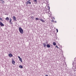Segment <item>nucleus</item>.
Wrapping results in <instances>:
<instances>
[{
    "label": "nucleus",
    "instance_id": "1",
    "mask_svg": "<svg viewBox=\"0 0 76 76\" xmlns=\"http://www.w3.org/2000/svg\"><path fill=\"white\" fill-rule=\"evenodd\" d=\"M74 61L75 63H74V62H73L72 63V65L74 66H75V69H76V57L75 58Z\"/></svg>",
    "mask_w": 76,
    "mask_h": 76
},
{
    "label": "nucleus",
    "instance_id": "2",
    "mask_svg": "<svg viewBox=\"0 0 76 76\" xmlns=\"http://www.w3.org/2000/svg\"><path fill=\"white\" fill-rule=\"evenodd\" d=\"M19 30L21 34H23V29H22V28L21 27H19Z\"/></svg>",
    "mask_w": 76,
    "mask_h": 76
},
{
    "label": "nucleus",
    "instance_id": "3",
    "mask_svg": "<svg viewBox=\"0 0 76 76\" xmlns=\"http://www.w3.org/2000/svg\"><path fill=\"white\" fill-rule=\"evenodd\" d=\"M12 18L13 19L14 21H17V20H16V18L15 16H13Z\"/></svg>",
    "mask_w": 76,
    "mask_h": 76
},
{
    "label": "nucleus",
    "instance_id": "4",
    "mask_svg": "<svg viewBox=\"0 0 76 76\" xmlns=\"http://www.w3.org/2000/svg\"><path fill=\"white\" fill-rule=\"evenodd\" d=\"M40 21H41V22H43V23H45V21L44 20L42 19H42H39V20Z\"/></svg>",
    "mask_w": 76,
    "mask_h": 76
},
{
    "label": "nucleus",
    "instance_id": "5",
    "mask_svg": "<svg viewBox=\"0 0 76 76\" xmlns=\"http://www.w3.org/2000/svg\"><path fill=\"white\" fill-rule=\"evenodd\" d=\"M0 25H1V26H4V24L2 23V22H0Z\"/></svg>",
    "mask_w": 76,
    "mask_h": 76
},
{
    "label": "nucleus",
    "instance_id": "6",
    "mask_svg": "<svg viewBox=\"0 0 76 76\" xmlns=\"http://www.w3.org/2000/svg\"><path fill=\"white\" fill-rule=\"evenodd\" d=\"M43 47H45L47 46V45L46 44V43H43Z\"/></svg>",
    "mask_w": 76,
    "mask_h": 76
},
{
    "label": "nucleus",
    "instance_id": "7",
    "mask_svg": "<svg viewBox=\"0 0 76 76\" xmlns=\"http://www.w3.org/2000/svg\"><path fill=\"white\" fill-rule=\"evenodd\" d=\"M9 56L10 57H13V55H12L11 53H10V54H9Z\"/></svg>",
    "mask_w": 76,
    "mask_h": 76
},
{
    "label": "nucleus",
    "instance_id": "8",
    "mask_svg": "<svg viewBox=\"0 0 76 76\" xmlns=\"http://www.w3.org/2000/svg\"><path fill=\"white\" fill-rule=\"evenodd\" d=\"M12 63L13 64H15V61H14V60H12Z\"/></svg>",
    "mask_w": 76,
    "mask_h": 76
},
{
    "label": "nucleus",
    "instance_id": "9",
    "mask_svg": "<svg viewBox=\"0 0 76 76\" xmlns=\"http://www.w3.org/2000/svg\"><path fill=\"white\" fill-rule=\"evenodd\" d=\"M47 47L48 48H50V46L49 44H48L47 45Z\"/></svg>",
    "mask_w": 76,
    "mask_h": 76
},
{
    "label": "nucleus",
    "instance_id": "10",
    "mask_svg": "<svg viewBox=\"0 0 76 76\" xmlns=\"http://www.w3.org/2000/svg\"><path fill=\"white\" fill-rule=\"evenodd\" d=\"M5 19L6 20H7V21H8V20H9L10 19L8 17H7Z\"/></svg>",
    "mask_w": 76,
    "mask_h": 76
},
{
    "label": "nucleus",
    "instance_id": "11",
    "mask_svg": "<svg viewBox=\"0 0 76 76\" xmlns=\"http://www.w3.org/2000/svg\"><path fill=\"white\" fill-rule=\"evenodd\" d=\"M53 45H56V43L55 42H53Z\"/></svg>",
    "mask_w": 76,
    "mask_h": 76
},
{
    "label": "nucleus",
    "instance_id": "12",
    "mask_svg": "<svg viewBox=\"0 0 76 76\" xmlns=\"http://www.w3.org/2000/svg\"><path fill=\"white\" fill-rule=\"evenodd\" d=\"M19 67L21 69H22V68H23V66H22V65H20L19 66Z\"/></svg>",
    "mask_w": 76,
    "mask_h": 76
},
{
    "label": "nucleus",
    "instance_id": "13",
    "mask_svg": "<svg viewBox=\"0 0 76 76\" xmlns=\"http://www.w3.org/2000/svg\"><path fill=\"white\" fill-rule=\"evenodd\" d=\"M19 60L21 61V62H22V58H20L19 59Z\"/></svg>",
    "mask_w": 76,
    "mask_h": 76
},
{
    "label": "nucleus",
    "instance_id": "14",
    "mask_svg": "<svg viewBox=\"0 0 76 76\" xmlns=\"http://www.w3.org/2000/svg\"><path fill=\"white\" fill-rule=\"evenodd\" d=\"M35 20H39V19L38 18H36Z\"/></svg>",
    "mask_w": 76,
    "mask_h": 76
},
{
    "label": "nucleus",
    "instance_id": "15",
    "mask_svg": "<svg viewBox=\"0 0 76 76\" xmlns=\"http://www.w3.org/2000/svg\"><path fill=\"white\" fill-rule=\"evenodd\" d=\"M31 19H33V20L34 19V16L31 17Z\"/></svg>",
    "mask_w": 76,
    "mask_h": 76
},
{
    "label": "nucleus",
    "instance_id": "16",
    "mask_svg": "<svg viewBox=\"0 0 76 76\" xmlns=\"http://www.w3.org/2000/svg\"><path fill=\"white\" fill-rule=\"evenodd\" d=\"M29 3V1H28L26 3V5H28Z\"/></svg>",
    "mask_w": 76,
    "mask_h": 76
},
{
    "label": "nucleus",
    "instance_id": "17",
    "mask_svg": "<svg viewBox=\"0 0 76 76\" xmlns=\"http://www.w3.org/2000/svg\"><path fill=\"white\" fill-rule=\"evenodd\" d=\"M34 0V2H37V0Z\"/></svg>",
    "mask_w": 76,
    "mask_h": 76
},
{
    "label": "nucleus",
    "instance_id": "18",
    "mask_svg": "<svg viewBox=\"0 0 76 76\" xmlns=\"http://www.w3.org/2000/svg\"><path fill=\"white\" fill-rule=\"evenodd\" d=\"M12 18H10V22H12Z\"/></svg>",
    "mask_w": 76,
    "mask_h": 76
},
{
    "label": "nucleus",
    "instance_id": "19",
    "mask_svg": "<svg viewBox=\"0 0 76 76\" xmlns=\"http://www.w3.org/2000/svg\"><path fill=\"white\" fill-rule=\"evenodd\" d=\"M0 20H2V21H3V20L2 19V18H0Z\"/></svg>",
    "mask_w": 76,
    "mask_h": 76
},
{
    "label": "nucleus",
    "instance_id": "20",
    "mask_svg": "<svg viewBox=\"0 0 76 76\" xmlns=\"http://www.w3.org/2000/svg\"><path fill=\"white\" fill-rule=\"evenodd\" d=\"M56 48H57L59 49V48H58V47L57 46V45H56Z\"/></svg>",
    "mask_w": 76,
    "mask_h": 76
},
{
    "label": "nucleus",
    "instance_id": "21",
    "mask_svg": "<svg viewBox=\"0 0 76 76\" xmlns=\"http://www.w3.org/2000/svg\"><path fill=\"white\" fill-rule=\"evenodd\" d=\"M56 31H57V33L58 32V29H56Z\"/></svg>",
    "mask_w": 76,
    "mask_h": 76
},
{
    "label": "nucleus",
    "instance_id": "22",
    "mask_svg": "<svg viewBox=\"0 0 76 76\" xmlns=\"http://www.w3.org/2000/svg\"><path fill=\"white\" fill-rule=\"evenodd\" d=\"M18 57L19 59L21 58L20 57V56H18Z\"/></svg>",
    "mask_w": 76,
    "mask_h": 76
},
{
    "label": "nucleus",
    "instance_id": "23",
    "mask_svg": "<svg viewBox=\"0 0 76 76\" xmlns=\"http://www.w3.org/2000/svg\"><path fill=\"white\" fill-rule=\"evenodd\" d=\"M2 3H4V1H2Z\"/></svg>",
    "mask_w": 76,
    "mask_h": 76
},
{
    "label": "nucleus",
    "instance_id": "24",
    "mask_svg": "<svg viewBox=\"0 0 76 76\" xmlns=\"http://www.w3.org/2000/svg\"><path fill=\"white\" fill-rule=\"evenodd\" d=\"M28 3L30 4H31V1L29 2Z\"/></svg>",
    "mask_w": 76,
    "mask_h": 76
},
{
    "label": "nucleus",
    "instance_id": "25",
    "mask_svg": "<svg viewBox=\"0 0 76 76\" xmlns=\"http://www.w3.org/2000/svg\"><path fill=\"white\" fill-rule=\"evenodd\" d=\"M48 9L50 10V7L48 6Z\"/></svg>",
    "mask_w": 76,
    "mask_h": 76
},
{
    "label": "nucleus",
    "instance_id": "26",
    "mask_svg": "<svg viewBox=\"0 0 76 76\" xmlns=\"http://www.w3.org/2000/svg\"><path fill=\"white\" fill-rule=\"evenodd\" d=\"M52 22H54V20H53H53H52Z\"/></svg>",
    "mask_w": 76,
    "mask_h": 76
},
{
    "label": "nucleus",
    "instance_id": "27",
    "mask_svg": "<svg viewBox=\"0 0 76 76\" xmlns=\"http://www.w3.org/2000/svg\"><path fill=\"white\" fill-rule=\"evenodd\" d=\"M54 22L55 23H57V21H55Z\"/></svg>",
    "mask_w": 76,
    "mask_h": 76
},
{
    "label": "nucleus",
    "instance_id": "28",
    "mask_svg": "<svg viewBox=\"0 0 76 76\" xmlns=\"http://www.w3.org/2000/svg\"><path fill=\"white\" fill-rule=\"evenodd\" d=\"M10 23L11 24H12V23L11 22H10Z\"/></svg>",
    "mask_w": 76,
    "mask_h": 76
},
{
    "label": "nucleus",
    "instance_id": "29",
    "mask_svg": "<svg viewBox=\"0 0 76 76\" xmlns=\"http://www.w3.org/2000/svg\"><path fill=\"white\" fill-rule=\"evenodd\" d=\"M45 76H48V75H46Z\"/></svg>",
    "mask_w": 76,
    "mask_h": 76
},
{
    "label": "nucleus",
    "instance_id": "30",
    "mask_svg": "<svg viewBox=\"0 0 76 76\" xmlns=\"http://www.w3.org/2000/svg\"><path fill=\"white\" fill-rule=\"evenodd\" d=\"M0 1H3V0H0Z\"/></svg>",
    "mask_w": 76,
    "mask_h": 76
},
{
    "label": "nucleus",
    "instance_id": "31",
    "mask_svg": "<svg viewBox=\"0 0 76 76\" xmlns=\"http://www.w3.org/2000/svg\"><path fill=\"white\" fill-rule=\"evenodd\" d=\"M28 0V1H30L31 0Z\"/></svg>",
    "mask_w": 76,
    "mask_h": 76
},
{
    "label": "nucleus",
    "instance_id": "32",
    "mask_svg": "<svg viewBox=\"0 0 76 76\" xmlns=\"http://www.w3.org/2000/svg\"><path fill=\"white\" fill-rule=\"evenodd\" d=\"M53 19H54L55 18H53Z\"/></svg>",
    "mask_w": 76,
    "mask_h": 76
},
{
    "label": "nucleus",
    "instance_id": "33",
    "mask_svg": "<svg viewBox=\"0 0 76 76\" xmlns=\"http://www.w3.org/2000/svg\"><path fill=\"white\" fill-rule=\"evenodd\" d=\"M74 70H75V69H74Z\"/></svg>",
    "mask_w": 76,
    "mask_h": 76
}]
</instances>
